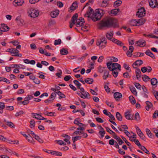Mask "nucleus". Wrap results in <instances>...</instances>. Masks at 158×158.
<instances>
[{
  "label": "nucleus",
  "mask_w": 158,
  "mask_h": 158,
  "mask_svg": "<svg viewBox=\"0 0 158 158\" xmlns=\"http://www.w3.org/2000/svg\"><path fill=\"white\" fill-rule=\"evenodd\" d=\"M114 35V32L113 31H108L106 34V38L109 40L111 41L113 38V37Z\"/></svg>",
  "instance_id": "9b49d317"
},
{
  "label": "nucleus",
  "mask_w": 158,
  "mask_h": 158,
  "mask_svg": "<svg viewBox=\"0 0 158 158\" xmlns=\"http://www.w3.org/2000/svg\"><path fill=\"white\" fill-rule=\"evenodd\" d=\"M62 73V71L60 69H58V72L56 73L55 75L58 77V78H60L61 75Z\"/></svg>",
  "instance_id": "603ef678"
},
{
  "label": "nucleus",
  "mask_w": 158,
  "mask_h": 158,
  "mask_svg": "<svg viewBox=\"0 0 158 158\" xmlns=\"http://www.w3.org/2000/svg\"><path fill=\"white\" fill-rule=\"evenodd\" d=\"M130 24L132 26H137V22L136 19H133L130 22Z\"/></svg>",
  "instance_id": "58836bf2"
},
{
  "label": "nucleus",
  "mask_w": 158,
  "mask_h": 158,
  "mask_svg": "<svg viewBox=\"0 0 158 158\" xmlns=\"http://www.w3.org/2000/svg\"><path fill=\"white\" fill-rule=\"evenodd\" d=\"M139 137H140V138L143 140H144V141H146V139H145V136L143 134V133H142L141 134H140V135H139Z\"/></svg>",
  "instance_id": "052dcab7"
},
{
  "label": "nucleus",
  "mask_w": 158,
  "mask_h": 158,
  "mask_svg": "<svg viewBox=\"0 0 158 158\" xmlns=\"http://www.w3.org/2000/svg\"><path fill=\"white\" fill-rule=\"evenodd\" d=\"M122 3V1L120 0H118L116 1L114 3V6L115 7H118V6H120Z\"/></svg>",
  "instance_id": "79ce46f5"
},
{
  "label": "nucleus",
  "mask_w": 158,
  "mask_h": 158,
  "mask_svg": "<svg viewBox=\"0 0 158 158\" xmlns=\"http://www.w3.org/2000/svg\"><path fill=\"white\" fill-rule=\"evenodd\" d=\"M82 98L85 99L86 98H90V97H89L90 94L87 92H85L84 93H82Z\"/></svg>",
  "instance_id": "bb28decb"
},
{
  "label": "nucleus",
  "mask_w": 158,
  "mask_h": 158,
  "mask_svg": "<svg viewBox=\"0 0 158 158\" xmlns=\"http://www.w3.org/2000/svg\"><path fill=\"white\" fill-rule=\"evenodd\" d=\"M134 48L132 46H130L129 47V50L128 51L127 53L126 54L127 56L131 57L132 55V53L134 51Z\"/></svg>",
  "instance_id": "2eb2a0df"
},
{
  "label": "nucleus",
  "mask_w": 158,
  "mask_h": 158,
  "mask_svg": "<svg viewBox=\"0 0 158 158\" xmlns=\"http://www.w3.org/2000/svg\"><path fill=\"white\" fill-rule=\"evenodd\" d=\"M32 117L33 118H35L37 120L40 119V117H42V116L39 114L36 113H32Z\"/></svg>",
  "instance_id": "473e14b6"
},
{
  "label": "nucleus",
  "mask_w": 158,
  "mask_h": 158,
  "mask_svg": "<svg viewBox=\"0 0 158 158\" xmlns=\"http://www.w3.org/2000/svg\"><path fill=\"white\" fill-rule=\"evenodd\" d=\"M140 148L142 150L146 153L148 154H150V152L144 146H141Z\"/></svg>",
  "instance_id": "37998d69"
},
{
  "label": "nucleus",
  "mask_w": 158,
  "mask_h": 158,
  "mask_svg": "<svg viewBox=\"0 0 158 158\" xmlns=\"http://www.w3.org/2000/svg\"><path fill=\"white\" fill-rule=\"evenodd\" d=\"M137 26L141 25L144 24L145 23V20L143 18L140 19H137Z\"/></svg>",
  "instance_id": "2f4dec72"
},
{
  "label": "nucleus",
  "mask_w": 158,
  "mask_h": 158,
  "mask_svg": "<svg viewBox=\"0 0 158 158\" xmlns=\"http://www.w3.org/2000/svg\"><path fill=\"white\" fill-rule=\"evenodd\" d=\"M142 79L144 81L147 82L148 81H149L150 78L148 76L145 75H143Z\"/></svg>",
  "instance_id": "a18cd8bd"
},
{
  "label": "nucleus",
  "mask_w": 158,
  "mask_h": 158,
  "mask_svg": "<svg viewBox=\"0 0 158 158\" xmlns=\"http://www.w3.org/2000/svg\"><path fill=\"white\" fill-rule=\"evenodd\" d=\"M51 153V154H52V155H56V156H61L62 155V153L59 152H57L56 151H52L50 152Z\"/></svg>",
  "instance_id": "e433bc0d"
},
{
  "label": "nucleus",
  "mask_w": 158,
  "mask_h": 158,
  "mask_svg": "<svg viewBox=\"0 0 158 158\" xmlns=\"http://www.w3.org/2000/svg\"><path fill=\"white\" fill-rule=\"evenodd\" d=\"M45 114L48 116H54V114H55V112H49L48 111H46L45 113Z\"/></svg>",
  "instance_id": "8fccbe9b"
},
{
  "label": "nucleus",
  "mask_w": 158,
  "mask_h": 158,
  "mask_svg": "<svg viewBox=\"0 0 158 158\" xmlns=\"http://www.w3.org/2000/svg\"><path fill=\"white\" fill-rule=\"evenodd\" d=\"M6 125L9 127L12 128H15V125L12 122H11L7 121L6 122Z\"/></svg>",
  "instance_id": "09e8293b"
},
{
  "label": "nucleus",
  "mask_w": 158,
  "mask_h": 158,
  "mask_svg": "<svg viewBox=\"0 0 158 158\" xmlns=\"http://www.w3.org/2000/svg\"><path fill=\"white\" fill-rule=\"evenodd\" d=\"M145 14V10L143 7H142L138 9V11L136 13V15L139 18H140L144 16Z\"/></svg>",
  "instance_id": "423d86ee"
},
{
  "label": "nucleus",
  "mask_w": 158,
  "mask_h": 158,
  "mask_svg": "<svg viewBox=\"0 0 158 158\" xmlns=\"http://www.w3.org/2000/svg\"><path fill=\"white\" fill-rule=\"evenodd\" d=\"M106 65L108 69L110 71L115 70L117 69H118L119 71H121V66L118 63L108 62L106 63Z\"/></svg>",
  "instance_id": "7ed1b4c3"
},
{
  "label": "nucleus",
  "mask_w": 158,
  "mask_h": 158,
  "mask_svg": "<svg viewBox=\"0 0 158 158\" xmlns=\"http://www.w3.org/2000/svg\"><path fill=\"white\" fill-rule=\"evenodd\" d=\"M107 43L106 38L104 36L102 37L100 40H97L96 45L100 46L101 48H103L106 47Z\"/></svg>",
  "instance_id": "20e7f679"
},
{
  "label": "nucleus",
  "mask_w": 158,
  "mask_h": 158,
  "mask_svg": "<svg viewBox=\"0 0 158 158\" xmlns=\"http://www.w3.org/2000/svg\"><path fill=\"white\" fill-rule=\"evenodd\" d=\"M109 75V72L106 69L104 72V75L103 76V79L104 80H106L108 77Z\"/></svg>",
  "instance_id": "ea45409f"
},
{
  "label": "nucleus",
  "mask_w": 158,
  "mask_h": 158,
  "mask_svg": "<svg viewBox=\"0 0 158 158\" xmlns=\"http://www.w3.org/2000/svg\"><path fill=\"white\" fill-rule=\"evenodd\" d=\"M106 70V68L105 67H102L101 65L99 66L98 68V72L100 73H102Z\"/></svg>",
  "instance_id": "c756f323"
},
{
  "label": "nucleus",
  "mask_w": 158,
  "mask_h": 158,
  "mask_svg": "<svg viewBox=\"0 0 158 158\" xmlns=\"http://www.w3.org/2000/svg\"><path fill=\"white\" fill-rule=\"evenodd\" d=\"M8 52H19V51L16 48H9L8 49Z\"/></svg>",
  "instance_id": "bf43d9fd"
},
{
  "label": "nucleus",
  "mask_w": 158,
  "mask_h": 158,
  "mask_svg": "<svg viewBox=\"0 0 158 158\" xmlns=\"http://www.w3.org/2000/svg\"><path fill=\"white\" fill-rule=\"evenodd\" d=\"M61 43V41L60 39H58V40H56L55 41L54 45H56L60 44Z\"/></svg>",
  "instance_id": "864d4df0"
},
{
  "label": "nucleus",
  "mask_w": 158,
  "mask_h": 158,
  "mask_svg": "<svg viewBox=\"0 0 158 158\" xmlns=\"http://www.w3.org/2000/svg\"><path fill=\"white\" fill-rule=\"evenodd\" d=\"M23 0H14L13 2V4L15 6H21L24 3Z\"/></svg>",
  "instance_id": "ddd939ff"
},
{
  "label": "nucleus",
  "mask_w": 158,
  "mask_h": 158,
  "mask_svg": "<svg viewBox=\"0 0 158 158\" xmlns=\"http://www.w3.org/2000/svg\"><path fill=\"white\" fill-rule=\"evenodd\" d=\"M121 137L123 140L126 143L128 146H130L131 145V143L127 140L125 138L122 136H121Z\"/></svg>",
  "instance_id": "6e6d98bb"
},
{
  "label": "nucleus",
  "mask_w": 158,
  "mask_h": 158,
  "mask_svg": "<svg viewBox=\"0 0 158 158\" xmlns=\"http://www.w3.org/2000/svg\"><path fill=\"white\" fill-rule=\"evenodd\" d=\"M98 28L102 29L103 27H112L114 28L118 27V21L116 19L114 18H109L101 21L98 24Z\"/></svg>",
  "instance_id": "f257e3e1"
},
{
  "label": "nucleus",
  "mask_w": 158,
  "mask_h": 158,
  "mask_svg": "<svg viewBox=\"0 0 158 158\" xmlns=\"http://www.w3.org/2000/svg\"><path fill=\"white\" fill-rule=\"evenodd\" d=\"M116 116L118 121H121L122 120V116L119 112L116 113Z\"/></svg>",
  "instance_id": "a19ab883"
},
{
  "label": "nucleus",
  "mask_w": 158,
  "mask_h": 158,
  "mask_svg": "<svg viewBox=\"0 0 158 158\" xmlns=\"http://www.w3.org/2000/svg\"><path fill=\"white\" fill-rule=\"evenodd\" d=\"M78 16V14L77 13H76L72 17L71 20V22H69V27L70 28H72L73 27V25L75 24V21L77 19Z\"/></svg>",
  "instance_id": "6e6552de"
},
{
  "label": "nucleus",
  "mask_w": 158,
  "mask_h": 158,
  "mask_svg": "<svg viewBox=\"0 0 158 158\" xmlns=\"http://www.w3.org/2000/svg\"><path fill=\"white\" fill-rule=\"evenodd\" d=\"M111 41L120 46H122L124 45L123 43L122 42L114 38L112 39Z\"/></svg>",
  "instance_id": "a211bd4d"
},
{
  "label": "nucleus",
  "mask_w": 158,
  "mask_h": 158,
  "mask_svg": "<svg viewBox=\"0 0 158 158\" xmlns=\"http://www.w3.org/2000/svg\"><path fill=\"white\" fill-rule=\"evenodd\" d=\"M158 116V111L156 110L153 114V118H156Z\"/></svg>",
  "instance_id": "0e129e2a"
},
{
  "label": "nucleus",
  "mask_w": 158,
  "mask_h": 158,
  "mask_svg": "<svg viewBox=\"0 0 158 158\" xmlns=\"http://www.w3.org/2000/svg\"><path fill=\"white\" fill-rule=\"evenodd\" d=\"M129 99L131 103L133 104L136 103V101L134 97L132 96H130L129 97Z\"/></svg>",
  "instance_id": "49530a36"
},
{
  "label": "nucleus",
  "mask_w": 158,
  "mask_h": 158,
  "mask_svg": "<svg viewBox=\"0 0 158 158\" xmlns=\"http://www.w3.org/2000/svg\"><path fill=\"white\" fill-rule=\"evenodd\" d=\"M153 94L156 99L158 100V92L156 91H155L154 92Z\"/></svg>",
  "instance_id": "774afa93"
},
{
  "label": "nucleus",
  "mask_w": 158,
  "mask_h": 158,
  "mask_svg": "<svg viewBox=\"0 0 158 158\" xmlns=\"http://www.w3.org/2000/svg\"><path fill=\"white\" fill-rule=\"evenodd\" d=\"M147 135L149 137L152 138L154 136L153 135L151 132L150 130L148 128H146L145 130Z\"/></svg>",
  "instance_id": "393cba45"
},
{
  "label": "nucleus",
  "mask_w": 158,
  "mask_h": 158,
  "mask_svg": "<svg viewBox=\"0 0 158 158\" xmlns=\"http://www.w3.org/2000/svg\"><path fill=\"white\" fill-rule=\"evenodd\" d=\"M93 11V9L91 7L89 6L88 7V9L86 12V14H85V16H87L88 18L90 17V15L92 14Z\"/></svg>",
  "instance_id": "f3484780"
},
{
  "label": "nucleus",
  "mask_w": 158,
  "mask_h": 158,
  "mask_svg": "<svg viewBox=\"0 0 158 158\" xmlns=\"http://www.w3.org/2000/svg\"><path fill=\"white\" fill-rule=\"evenodd\" d=\"M81 137L80 136L73 137L72 138L73 141L75 142L77 140H79L81 139Z\"/></svg>",
  "instance_id": "3c124183"
},
{
  "label": "nucleus",
  "mask_w": 158,
  "mask_h": 158,
  "mask_svg": "<svg viewBox=\"0 0 158 158\" xmlns=\"http://www.w3.org/2000/svg\"><path fill=\"white\" fill-rule=\"evenodd\" d=\"M158 81L157 79L155 78H153L151 80V83L152 85H155L157 84Z\"/></svg>",
  "instance_id": "4c0bfd02"
},
{
  "label": "nucleus",
  "mask_w": 158,
  "mask_h": 158,
  "mask_svg": "<svg viewBox=\"0 0 158 158\" xmlns=\"http://www.w3.org/2000/svg\"><path fill=\"white\" fill-rule=\"evenodd\" d=\"M135 119L137 120L138 121L139 119V115L138 113L136 112L135 115Z\"/></svg>",
  "instance_id": "69168bd1"
},
{
  "label": "nucleus",
  "mask_w": 158,
  "mask_h": 158,
  "mask_svg": "<svg viewBox=\"0 0 158 158\" xmlns=\"http://www.w3.org/2000/svg\"><path fill=\"white\" fill-rule=\"evenodd\" d=\"M130 90L132 93L134 95H137V92L135 88L133 86H131L130 87Z\"/></svg>",
  "instance_id": "c03bdc74"
},
{
  "label": "nucleus",
  "mask_w": 158,
  "mask_h": 158,
  "mask_svg": "<svg viewBox=\"0 0 158 158\" xmlns=\"http://www.w3.org/2000/svg\"><path fill=\"white\" fill-rule=\"evenodd\" d=\"M106 104L110 107H111L112 108H113L114 107V106L113 105H112V103L108 101H106Z\"/></svg>",
  "instance_id": "e2e57ef3"
},
{
  "label": "nucleus",
  "mask_w": 158,
  "mask_h": 158,
  "mask_svg": "<svg viewBox=\"0 0 158 158\" xmlns=\"http://www.w3.org/2000/svg\"><path fill=\"white\" fill-rule=\"evenodd\" d=\"M136 44H138V46L142 47L145 45L146 42L144 40H139L136 42Z\"/></svg>",
  "instance_id": "412c9836"
},
{
  "label": "nucleus",
  "mask_w": 158,
  "mask_h": 158,
  "mask_svg": "<svg viewBox=\"0 0 158 158\" xmlns=\"http://www.w3.org/2000/svg\"><path fill=\"white\" fill-rule=\"evenodd\" d=\"M136 69L135 71V74L136 75V78L137 79L140 78L142 76L141 72L140 70L139 69L136 68Z\"/></svg>",
  "instance_id": "6ab92c4d"
},
{
  "label": "nucleus",
  "mask_w": 158,
  "mask_h": 158,
  "mask_svg": "<svg viewBox=\"0 0 158 158\" xmlns=\"http://www.w3.org/2000/svg\"><path fill=\"white\" fill-rule=\"evenodd\" d=\"M109 0H103L100 4V6L102 7H106L109 4Z\"/></svg>",
  "instance_id": "aec40b11"
},
{
  "label": "nucleus",
  "mask_w": 158,
  "mask_h": 158,
  "mask_svg": "<svg viewBox=\"0 0 158 158\" xmlns=\"http://www.w3.org/2000/svg\"><path fill=\"white\" fill-rule=\"evenodd\" d=\"M147 106L146 107V109L147 110H148L152 106V104L148 101L146 102Z\"/></svg>",
  "instance_id": "cd10ccee"
},
{
  "label": "nucleus",
  "mask_w": 158,
  "mask_h": 158,
  "mask_svg": "<svg viewBox=\"0 0 158 158\" xmlns=\"http://www.w3.org/2000/svg\"><path fill=\"white\" fill-rule=\"evenodd\" d=\"M114 97L116 100L117 101L118 100V99L122 97V94L120 93L116 92L114 93Z\"/></svg>",
  "instance_id": "b1692460"
},
{
  "label": "nucleus",
  "mask_w": 158,
  "mask_h": 158,
  "mask_svg": "<svg viewBox=\"0 0 158 158\" xmlns=\"http://www.w3.org/2000/svg\"><path fill=\"white\" fill-rule=\"evenodd\" d=\"M56 93L59 96V99H61L62 98H65L66 97L65 96L63 93L59 91L56 90Z\"/></svg>",
  "instance_id": "a878e982"
},
{
  "label": "nucleus",
  "mask_w": 158,
  "mask_h": 158,
  "mask_svg": "<svg viewBox=\"0 0 158 158\" xmlns=\"http://www.w3.org/2000/svg\"><path fill=\"white\" fill-rule=\"evenodd\" d=\"M9 29V27L5 24H2L1 27H0V30L2 32L7 31Z\"/></svg>",
  "instance_id": "dca6fc26"
},
{
  "label": "nucleus",
  "mask_w": 158,
  "mask_h": 158,
  "mask_svg": "<svg viewBox=\"0 0 158 158\" xmlns=\"http://www.w3.org/2000/svg\"><path fill=\"white\" fill-rule=\"evenodd\" d=\"M119 10L118 9H115L112 10L111 11L110 14L112 15L115 16L117 15V13L119 11Z\"/></svg>",
  "instance_id": "72a5a7b5"
},
{
  "label": "nucleus",
  "mask_w": 158,
  "mask_h": 158,
  "mask_svg": "<svg viewBox=\"0 0 158 158\" xmlns=\"http://www.w3.org/2000/svg\"><path fill=\"white\" fill-rule=\"evenodd\" d=\"M77 6H78L77 2H75L72 4L71 6V9L74 10L77 8Z\"/></svg>",
  "instance_id": "c9c22d12"
},
{
  "label": "nucleus",
  "mask_w": 158,
  "mask_h": 158,
  "mask_svg": "<svg viewBox=\"0 0 158 158\" xmlns=\"http://www.w3.org/2000/svg\"><path fill=\"white\" fill-rule=\"evenodd\" d=\"M76 25L77 27H81L83 25L84 23H85V21L84 19L81 18H80L79 19H77L75 21Z\"/></svg>",
  "instance_id": "1a4fd4ad"
},
{
  "label": "nucleus",
  "mask_w": 158,
  "mask_h": 158,
  "mask_svg": "<svg viewBox=\"0 0 158 158\" xmlns=\"http://www.w3.org/2000/svg\"><path fill=\"white\" fill-rule=\"evenodd\" d=\"M56 141L57 142V143L60 145H66L65 143H64L63 141L61 140H56Z\"/></svg>",
  "instance_id": "4d7b16f0"
},
{
  "label": "nucleus",
  "mask_w": 158,
  "mask_h": 158,
  "mask_svg": "<svg viewBox=\"0 0 158 158\" xmlns=\"http://www.w3.org/2000/svg\"><path fill=\"white\" fill-rule=\"evenodd\" d=\"M104 88H105V90H106V92H107L108 93H109L110 92V88H109V87H108V86H107L106 85H105V86H104Z\"/></svg>",
  "instance_id": "338daca9"
},
{
  "label": "nucleus",
  "mask_w": 158,
  "mask_h": 158,
  "mask_svg": "<svg viewBox=\"0 0 158 158\" xmlns=\"http://www.w3.org/2000/svg\"><path fill=\"white\" fill-rule=\"evenodd\" d=\"M157 0H148L149 4L150 6L153 8L156 7L157 4Z\"/></svg>",
  "instance_id": "4468645a"
},
{
  "label": "nucleus",
  "mask_w": 158,
  "mask_h": 158,
  "mask_svg": "<svg viewBox=\"0 0 158 158\" xmlns=\"http://www.w3.org/2000/svg\"><path fill=\"white\" fill-rule=\"evenodd\" d=\"M67 49L63 48L60 50V53L62 55H66L68 53Z\"/></svg>",
  "instance_id": "7c9ffc66"
},
{
  "label": "nucleus",
  "mask_w": 158,
  "mask_h": 158,
  "mask_svg": "<svg viewBox=\"0 0 158 158\" xmlns=\"http://www.w3.org/2000/svg\"><path fill=\"white\" fill-rule=\"evenodd\" d=\"M29 15L31 17L33 18H35L37 17L39 15L40 11L38 10L30 8L28 11Z\"/></svg>",
  "instance_id": "39448f33"
},
{
  "label": "nucleus",
  "mask_w": 158,
  "mask_h": 158,
  "mask_svg": "<svg viewBox=\"0 0 158 158\" xmlns=\"http://www.w3.org/2000/svg\"><path fill=\"white\" fill-rule=\"evenodd\" d=\"M145 54L147 55L150 56L153 59H155V56L151 52L149 49L147 50L145 52Z\"/></svg>",
  "instance_id": "4be33fe9"
},
{
  "label": "nucleus",
  "mask_w": 158,
  "mask_h": 158,
  "mask_svg": "<svg viewBox=\"0 0 158 158\" xmlns=\"http://www.w3.org/2000/svg\"><path fill=\"white\" fill-rule=\"evenodd\" d=\"M134 85L135 87L138 89H141V85L138 83L135 82L134 83Z\"/></svg>",
  "instance_id": "680f3d73"
},
{
  "label": "nucleus",
  "mask_w": 158,
  "mask_h": 158,
  "mask_svg": "<svg viewBox=\"0 0 158 158\" xmlns=\"http://www.w3.org/2000/svg\"><path fill=\"white\" fill-rule=\"evenodd\" d=\"M104 11L102 9H98L96 10L91 16V19L94 21L99 20L104 14Z\"/></svg>",
  "instance_id": "f03ea898"
},
{
  "label": "nucleus",
  "mask_w": 158,
  "mask_h": 158,
  "mask_svg": "<svg viewBox=\"0 0 158 158\" xmlns=\"http://www.w3.org/2000/svg\"><path fill=\"white\" fill-rule=\"evenodd\" d=\"M134 114H131V112L127 111L124 113V116L128 120L133 119Z\"/></svg>",
  "instance_id": "9d476101"
},
{
  "label": "nucleus",
  "mask_w": 158,
  "mask_h": 158,
  "mask_svg": "<svg viewBox=\"0 0 158 158\" xmlns=\"http://www.w3.org/2000/svg\"><path fill=\"white\" fill-rule=\"evenodd\" d=\"M132 141H134L135 143L138 146H141V145L138 139H134Z\"/></svg>",
  "instance_id": "13d9d810"
},
{
  "label": "nucleus",
  "mask_w": 158,
  "mask_h": 158,
  "mask_svg": "<svg viewBox=\"0 0 158 158\" xmlns=\"http://www.w3.org/2000/svg\"><path fill=\"white\" fill-rule=\"evenodd\" d=\"M85 82L89 84H92L94 82V80L92 78H87L85 79Z\"/></svg>",
  "instance_id": "f704fd0d"
},
{
  "label": "nucleus",
  "mask_w": 158,
  "mask_h": 158,
  "mask_svg": "<svg viewBox=\"0 0 158 158\" xmlns=\"http://www.w3.org/2000/svg\"><path fill=\"white\" fill-rule=\"evenodd\" d=\"M105 131L104 130H101L99 132V134L101 135V138H103L104 136Z\"/></svg>",
  "instance_id": "5fc2aeb1"
},
{
  "label": "nucleus",
  "mask_w": 158,
  "mask_h": 158,
  "mask_svg": "<svg viewBox=\"0 0 158 158\" xmlns=\"http://www.w3.org/2000/svg\"><path fill=\"white\" fill-rule=\"evenodd\" d=\"M26 139L30 143L33 144H34V141L33 139V138L29 134H28Z\"/></svg>",
  "instance_id": "c85d7f7f"
},
{
  "label": "nucleus",
  "mask_w": 158,
  "mask_h": 158,
  "mask_svg": "<svg viewBox=\"0 0 158 158\" xmlns=\"http://www.w3.org/2000/svg\"><path fill=\"white\" fill-rule=\"evenodd\" d=\"M56 94L55 93H52L51 94L48 99L45 100L44 102L46 103H49L52 102L55 99Z\"/></svg>",
  "instance_id": "0eeeda50"
},
{
  "label": "nucleus",
  "mask_w": 158,
  "mask_h": 158,
  "mask_svg": "<svg viewBox=\"0 0 158 158\" xmlns=\"http://www.w3.org/2000/svg\"><path fill=\"white\" fill-rule=\"evenodd\" d=\"M59 13V11L58 10H56L53 11L51 13V16L52 18H55L58 16Z\"/></svg>",
  "instance_id": "5701e85b"
},
{
  "label": "nucleus",
  "mask_w": 158,
  "mask_h": 158,
  "mask_svg": "<svg viewBox=\"0 0 158 158\" xmlns=\"http://www.w3.org/2000/svg\"><path fill=\"white\" fill-rule=\"evenodd\" d=\"M143 63V61L140 60H136L133 64L132 66L134 68H137L136 66H139Z\"/></svg>",
  "instance_id": "f8f14e48"
},
{
  "label": "nucleus",
  "mask_w": 158,
  "mask_h": 158,
  "mask_svg": "<svg viewBox=\"0 0 158 158\" xmlns=\"http://www.w3.org/2000/svg\"><path fill=\"white\" fill-rule=\"evenodd\" d=\"M35 126V122L33 120H31L30 122V127L32 128Z\"/></svg>",
  "instance_id": "de8ad7c7"
}]
</instances>
